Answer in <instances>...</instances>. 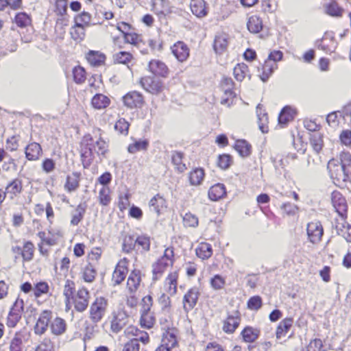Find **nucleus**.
Segmentation results:
<instances>
[{"instance_id": "6e6d98bb", "label": "nucleus", "mask_w": 351, "mask_h": 351, "mask_svg": "<svg viewBox=\"0 0 351 351\" xmlns=\"http://www.w3.org/2000/svg\"><path fill=\"white\" fill-rule=\"evenodd\" d=\"M72 76L75 83L82 84L86 80L87 73L84 67L81 65H77L72 69Z\"/></svg>"}, {"instance_id": "4468645a", "label": "nucleus", "mask_w": 351, "mask_h": 351, "mask_svg": "<svg viewBox=\"0 0 351 351\" xmlns=\"http://www.w3.org/2000/svg\"><path fill=\"white\" fill-rule=\"evenodd\" d=\"M162 338L160 347H162L166 351H170L177 345L178 330L173 326L167 325L162 326Z\"/></svg>"}, {"instance_id": "2eb2a0df", "label": "nucleus", "mask_w": 351, "mask_h": 351, "mask_svg": "<svg viewBox=\"0 0 351 351\" xmlns=\"http://www.w3.org/2000/svg\"><path fill=\"white\" fill-rule=\"evenodd\" d=\"M129 259L123 258L117 263L112 274V282L114 285H120L125 280L128 273Z\"/></svg>"}, {"instance_id": "c03bdc74", "label": "nucleus", "mask_w": 351, "mask_h": 351, "mask_svg": "<svg viewBox=\"0 0 351 351\" xmlns=\"http://www.w3.org/2000/svg\"><path fill=\"white\" fill-rule=\"evenodd\" d=\"M199 296V291L197 287H194L189 289L184 295V307H186V306H195L197 304Z\"/></svg>"}, {"instance_id": "f03ea898", "label": "nucleus", "mask_w": 351, "mask_h": 351, "mask_svg": "<svg viewBox=\"0 0 351 351\" xmlns=\"http://www.w3.org/2000/svg\"><path fill=\"white\" fill-rule=\"evenodd\" d=\"M108 150V145L102 138L95 141L90 134L83 136L80 142V158L84 169H88L93 163L95 154L104 156Z\"/></svg>"}, {"instance_id": "774afa93", "label": "nucleus", "mask_w": 351, "mask_h": 351, "mask_svg": "<svg viewBox=\"0 0 351 351\" xmlns=\"http://www.w3.org/2000/svg\"><path fill=\"white\" fill-rule=\"evenodd\" d=\"M21 313L22 311L20 308H10L7 319L8 326L10 328L15 327L21 317Z\"/></svg>"}, {"instance_id": "423d86ee", "label": "nucleus", "mask_w": 351, "mask_h": 351, "mask_svg": "<svg viewBox=\"0 0 351 351\" xmlns=\"http://www.w3.org/2000/svg\"><path fill=\"white\" fill-rule=\"evenodd\" d=\"M140 86L147 93L153 95H159L168 90L167 84L159 77L145 75L138 80Z\"/></svg>"}, {"instance_id": "680f3d73", "label": "nucleus", "mask_w": 351, "mask_h": 351, "mask_svg": "<svg viewBox=\"0 0 351 351\" xmlns=\"http://www.w3.org/2000/svg\"><path fill=\"white\" fill-rule=\"evenodd\" d=\"M326 13L331 16L339 17L342 16L343 10L335 1H331L325 5Z\"/></svg>"}, {"instance_id": "9d476101", "label": "nucleus", "mask_w": 351, "mask_h": 351, "mask_svg": "<svg viewBox=\"0 0 351 351\" xmlns=\"http://www.w3.org/2000/svg\"><path fill=\"white\" fill-rule=\"evenodd\" d=\"M330 203L338 216L348 215V204L341 192L334 190L330 194Z\"/></svg>"}, {"instance_id": "4be33fe9", "label": "nucleus", "mask_w": 351, "mask_h": 351, "mask_svg": "<svg viewBox=\"0 0 351 351\" xmlns=\"http://www.w3.org/2000/svg\"><path fill=\"white\" fill-rule=\"evenodd\" d=\"M12 22L16 27L22 29L33 27L32 14L25 11L16 12L12 19Z\"/></svg>"}, {"instance_id": "39448f33", "label": "nucleus", "mask_w": 351, "mask_h": 351, "mask_svg": "<svg viewBox=\"0 0 351 351\" xmlns=\"http://www.w3.org/2000/svg\"><path fill=\"white\" fill-rule=\"evenodd\" d=\"M11 252L15 261L21 260L23 263L32 261L36 253V245L31 240L24 239L21 245H12Z\"/></svg>"}, {"instance_id": "9b49d317", "label": "nucleus", "mask_w": 351, "mask_h": 351, "mask_svg": "<svg viewBox=\"0 0 351 351\" xmlns=\"http://www.w3.org/2000/svg\"><path fill=\"white\" fill-rule=\"evenodd\" d=\"M347 219L348 215L339 216L334 219L332 227L337 234L344 238L347 242L351 243V225L348 222Z\"/></svg>"}, {"instance_id": "8fccbe9b", "label": "nucleus", "mask_w": 351, "mask_h": 351, "mask_svg": "<svg viewBox=\"0 0 351 351\" xmlns=\"http://www.w3.org/2000/svg\"><path fill=\"white\" fill-rule=\"evenodd\" d=\"M150 310L151 308H145L141 313L140 324L145 328H152L156 322L154 313Z\"/></svg>"}, {"instance_id": "a18cd8bd", "label": "nucleus", "mask_w": 351, "mask_h": 351, "mask_svg": "<svg viewBox=\"0 0 351 351\" xmlns=\"http://www.w3.org/2000/svg\"><path fill=\"white\" fill-rule=\"evenodd\" d=\"M68 0H54L52 3V12L58 18L64 17L68 14Z\"/></svg>"}, {"instance_id": "09e8293b", "label": "nucleus", "mask_w": 351, "mask_h": 351, "mask_svg": "<svg viewBox=\"0 0 351 351\" xmlns=\"http://www.w3.org/2000/svg\"><path fill=\"white\" fill-rule=\"evenodd\" d=\"M212 245L206 242H201L195 249L197 256L202 260L208 259L213 255Z\"/></svg>"}, {"instance_id": "a211bd4d", "label": "nucleus", "mask_w": 351, "mask_h": 351, "mask_svg": "<svg viewBox=\"0 0 351 351\" xmlns=\"http://www.w3.org/2000/svg\"><path fill=\"white\" fill-rule=\"evenodd\" d=\"M89 292L87 289L82 287L80 288L75 295L72 296L69 300V302L66 303V307H70L72 305L74 307H87L88 304Z\"/></svg>"}, {"instance_id": "c85d7f7f", "label": "nucleus", "mask_w": 351, "mask_h": 351, "mask_svg": "<svg viewBox=\"0 0 351 351\" xmlns=\"http://www.w3.org/2000/svg\"><path fill=\"white\" fill-rule=\"evenodd\" d=\"M229 45L228 35L225 32L218 33L213 41V49L216 53L222 54L227 51Z\"/></svg>"}, {"instance_id": "69168bd1", "label": "nucleus", "mask_w": 351, "mask_h": 351, "mask_svg": "<svg viewBox=\"0 0 351 351\" xmlns=\"http://www.w3.org/2000/svg\"><path fill=\"white\" fill-rule=\"evenodd\" d=\"M282 217H293L298 214L299 208L291 202L283 203L280 206Z\"/></svg>"}, {"instance_id": "338daca9", "label": "nucleus", "mask_w": 351, "mask_h": 351, "mask_svg": "<svg viewBox=\"0 0 351 351\" xmlns=\"http://www.w3.org/2000/svg\"><path fill=\"white\" fill-rule=\"evenodd\" d=\"M232 163L233 158L229 154H222L217 157V167L223 170H226L230 168Z\"/></svg>"}, {"instance_id": "58836bf2", "label": "nucleus", "mask_w": 351, "mask_h": 351, "mask_svg": "<svg viewBox=\"0 0 351 351\" xmlns=\"http://www.w3.org/2000/svg\"><path fill=\"white\" fill-rule=\"evenodd\" d=\"M233 75L238 82H243L246 77L250 79L249 66L244 62L237 63L233 69Z\"/></svg>"}, {"instance_id": "bb28decb", "label": "nucleus", "mask_w": 351, "mask_h": 351, "mask_svg": "<svg viewBox=\"0 0 351 351\" xmlns=\"http://www.w3.org/2000/svg\"><path fill=\"white\" fill-rule=\"evenodd\" d=\"M149 207L157 215H160L167 208V202L163 195L160 193H157L149 202Z\"/></svg>"}, {"instance_id": "bf43d9fd", "label": "nucleus", "mask_w": 351, "mask_h": 351, "mask_svg": "<svg viewBox=\"0 0 351 351\" xmlns=\"http://www.w3.org/2000/svg\"><path fill=\"white\" fill-rule=\"evenodd\" d=\"M130 126V123L125 118L120 117L116 121L114 128L119 135L126 136L129 133Z\"/></svg>"}, {"instance_id": "412c9836", "label": "nucleus", "mask_w": 351, "mask_h": 351, "mask_svg": "<svg viewBox=\"0 0 351 351\" xmlns=\"http://www.w3.org/2000/svg\"><path fill=\"white\" fill-rule=\"evenodd\" d=\"M178 280V270L171 271L168 273L163 282L164 289L168 294L173 295L177 293Z\"/></svg>"}, {"instance_id": "473e14b6", "label": "nucleus", "mask_w": 351, "mask_h": 351, "mask_svg": "<svg viewBox=\"0 0 351 351\" xmlns=\"http://www.w3.org/2000/svg\"><path fill=\"white\" fill-rule=\"evenodd\" d=\"M324 134L321 132H315L309 134L308 143L316 154H319L324 147Z\"/></svg>"}, {"instance_id": "a878e982", "label": "nucleus", "mask_w": 351, "mask_h": 351, "mask_svg": "<svg viewBox=\"0 0 351 351\" xmlns=\"http://www.w3.org/2000/svg\"><path fill=\"white\" fill-rule=\"evenodd\" d=\"M298 114L296 108L290 106H285L278 115V124L282 127H286L290 122L293 121Z\"/></svg>"}, {"instance_id": "7c9ffc66", "label": "nucleus", "mask_w": 351, "mask_h": 351, "mask_svg": "<svg viewBox=\"0 0 351 351\" xmlns=\"http://www.w3.org/2000/svg\"><path fill=\"white\" fill-rule=\"evenodd\" d=\"M205 175V170L202 167L193 168L187 175L189 184L193 186L201 185L204 180Z\"/></svg>"}, {"instance_id": "f8f14e48", "label": "nucleus", "mask_w": 351, "mask_h": 351, "mask_svg": "<svg viewBox=\"0 0 351 351\" xmlns=\"http://www.w3.org/2000/svg\"><path fill=\"white\" fill-rule=\"evenodd\" d=\"M308 240L313 243H319L324 236V227L319 220H313L306 225Z\"/></svg>"}, {"instance_id": "2f4dec72", "label": "nucleus", "mask_w": 351, "mask_h": 351, "mask_svg": "<svg viewBox=\"0 0 351 351\" xmlns=\"http://www.w3.org/2000/svg\"><path fill=\"white\" fill-rule=\"evenodd\" d=\"M278 64L270 60H265L264 63L258 69V75L262 81H267L277 69Z\"/></svg>"}, {"instance_id": "e433bc0d", "label": "nucleus", "mask_w": 351, "mask_h": 351, "mask_svg": "<svg viewBox=\"0 0 351 351\" xmlns=\"http://www.w3.org/2000/svg\"><path fill=\"white\" fill-rule=\"evenodd\" d=\"M190 8L192 13L198 18H203L208 14V8L204 0H191Z\"/></svg>"}, {"instance_id": "cd10ccee", "label": "nucleus", "mask_w": 351, "mask_h": 351, "mask_svg": "<svg viewBox=\"0 0 351 351\" xmlns=\"http://www.w3.org/2000/svg\"><path fill=\"white\" fill-rule=\"evenodd\" d=\"M241 321L240 313L234 311L232 314H229L223 322V330L226 333H233L238 328Z\"/></svg>"}, {"instance_id": "5fc2aeb1", "label": "nucleus", "mask_w": 351, "mask_h": 351, "mask_svg": "<svg viewBox=\"0 0 351 351\" xmlns=\"http://www.w3.org/2000/svg\"><path fill=\"white\" fill-rule=\"evenodd\" d=\"M125 333L128 335H132L136 337L133 339H136L137 343L141 341L144 344H146L149 342V337L147 332L141 331L138 328L134 326H129L125 330Z\"/></svg>"}, {"instance_id": "72a5a7b5", "label": "nucleus", "mask_w": 351, "mask_h": 351, "mask_svg": "<svg viewBox=\"0 0 351 351\" xmlns=\"http://www.w3.org/2000/svg\"><path fill=\"white\" fill-rule=\"evenodd\" d=\"M112 61L115 64H123L130 67L134 64V57L129 51H120L112 56Z\"/></svg>"}, {"instance_id": "c756f323", "label": "nucleus", "mask_w": 351, "mask_h": 351, "mask_svg": "<svg viewBox=\"0 0 351 351\" xmlns=\"http://www.w3.org/2000/svg\"><path fill=\"white\" fill-rule=\"evenodd\" d=\"M87 205L86 202L78 204L71 212L70 225L77 226L84 219L86 214Z\"/></svg>"}, {"instance_id": "dca6fc26", "label": "nucleus", "mask_w": 351, "mask_h": 351, "mask_svg": "<svg viewBox=\"0 0 351 351\" xmlns=\"http://www.w3.org/2000/svg\"><path fill=\"white\" fill-rule=\"evenodd\" d=\"M84 58L91 67L98 68L106 65L107 56L101 51L89 50L85 53Z\"/></svg>"}, {"instance_id": "ea45409f", "label": "nucleus", "mask_w": 351, "mask_h": 351, "mask_svg": "<svg viewBox=\"0 0 351 351\" xmlns=\"http://www.w3.org/2000/svg\"><path fill=\"white\" fill-rule=\"evenodd\" d=\"M226 195V189L223 184L217 183L211 186L208 191V198L212 201H218Z\"/></svg>"}, {"instance_id": "4c0bfd02", "label": "nucleus", "mask_w": 351, "mask_h": 351, "mask_svg": "<svg viewBox=\"0 0 351 351\" xmlns=\"http://www.w3.org/2000/svg\"><path fill=\"white\" fill-rule=\"evenodd\" d=\"M233 148L239 155L243 158L248 157L252 154V147L251 144L245 139L236 140Z\"/></svg>"}, {"instance_id": "6ab92c4d", "label": "nucleus", "mask_w": 351, "mask_h": 351, "mask_svg": "<svg viewBox=\"0 0 351 351\" xmlns=\"http://www.w3.org/2000/svg\"><path fill=\"white\" fill-rule=\"evenodd\" d=\"M82 173L80 171H73L66 176L64 189L68 193L75 192L80 186Z\"/></svg>"}, {"instance_id": "6e6552de", "label": "nucleus", "mask_w": 351, "mask_h": 351, "mask_svg": "<svg viewBox=\"0 0 351 351\" xmlns=\"http://www.w3.org/2000/svg\"><path fill=\"white\" fill-rule=\"evenodd\" d=\"M123 106L128 110L141 109L145 105L144 95L138 90H130L121 97Z\"/></svg>"}, {"instance_id": "603ef678", "label": "nucleus", "mask_w": 351, "mask_h": 351, "mask_svg": "<svg viewBox=\"0 0 351 351\" xmlns=\"http://www.w3.org/2000/svg\"><path fill=\"white\" fill-rule=\"evenodd\" d=\"M69 34L72 40L77 43H80L86 37V28L74 23L69 29Z\"/></svg>"}, {"instance_id": "c9c22d12", "label": "nucleus", "mask_w": 351, "mask_h": 351, "mask_svg": "<svg viewBox=\"0 0 351 351\" xmlns=\"http://www.w3.org/2000/svg\"><path fill=\"white\" fill-rule=\"evenodd\" d=\"M151 10L158 16H165L170 12L169 1L168 0H152Z\"/></svg>"}, {"instance_id": "aec40b11", "label": "nucleus", "mask_w": 351, "mask_h": 351, "mask_svg": "<svg viewBox=\"0 0 351 351\" xmlns=\"http://www.w3.org/2000/svg\"><path fill=\"white\" fill-rule=\"evenodd\" d=\"M33 295L38 305L43 304L41 298L47 300H49L51 296L49 284L45 281H40L35 283L33 287Z\"/></svg>"}, {"instance_id": "3c124183", "label": "nucleus", "mask_w": 351, "mask_h": 351, "mask_svg": "<svg viewBox=\"0 0 351 351\" xmlns=\"http://www.w3.org/2000/svg\"><path fill=\"white\" fill-rule=\"evenodd\" d=\"M184 154L181 152L175 151L171 154V162L174 166L175 170L178 173H184L187 167L183 162Z\"/></svg>"}, {"instance_id": "0eeeda50", "label": "nucleus", "mask_w": 351, "mask_h": 351, "mask_svg": "<svg viewBox=\"0 0 351 351\" xmlns=\"http://www.w3.org/2000/svg\"><path fill=\"white\" fill-rule=\"evenodd\" d=\"M115 27L121 34L125 44L138 47L143 43L142 34L136 32L131 24L120 21L117 23Z\"/></svg>"}, {"instance_id": "5701e85b", "label": "nucleus", "mask_w": 351, "mask_h": 351, "mask_svg": "<svg viewBox=\"0 0 351 351\" xmlns=\"http://www.w3.org/2000/svg\"><path fill=\"white\" fill-rule=\"evenodd\" d=\"M128 321V315L123 308H117L113 312V319L111 323L112 330L119 332L126 325Z\"/></svg>"}, {"instance_id": "7ed1b4c3", "label": "nucleus", "mask_w": 351, "mask_h": 351, "mask_svg": "<svg viewBox=\"0 0 351 351\" xmlns=\"http://www.w3.org/2000/svg\"><path fill=\"white\" fill-rule=\"evenodd\" d=\"M36 236L39 239V242L37 244L39 254L45 258L50 254L49 247L58 245L64 238L61 230L53 229H48L47 231L39 230Z\"/></svg>"}, {"instance_id": "79ce46f5", "label": "nucleus", "mask_w": 351, "mask_h": 351, "mask_svg": "<svg viewBox=\"0 0 351 351\" xmlns=\"http://www.w3.org/2000/svg\"><path fill=\"white\" fill-rule=\"evenodd\" d=\"M97 275V270L95 265H92L90 263H86L82 267L80 276L82 279L86 283H91L95 281Z\"/></svg>"}, {"instance_id": "f3484780", "label": "nucleus", "mask_w": 351, "mask_h": 351, "mask_svg": "<svg viewBox=\"0 0 351 351\" xmlns=\"http://www.w3.org/2000/svg\"><path fill=\"white\" fill-rule=\"evenodd\" d=\"M170 50L173 56L179 62H186L190 56L189 46L182 40L176 42L171 46Z\"/></svg>"}, {"instance_id": "49530a36", "label": "nucleus", "mask_w": 351, "mask_h": 351, "mask_svg": "<svg viewBox=\"0 0 351 351\" xmlns=\"http://www.w3.org/2000/svg\"><path fill=\"white\" fill-rule=\"evenodd\" d=\"M247 28L251 33H259L263 28L262 19L258 15L250 16L247 21Z\"/></svg>"}, {"instance_id": "f704fd0d", "label": "nucleus", "mask_w": 351, "mask_h": 351, "mask_svg": "<svg viewBox=\"0 0 351 351\" xmlns=\"http://www.w3.org/2000/svg\"><path fill=\"white\" fill-rule=\"evenodd\" d=\"M111 104V99L102 93L95 94L90 100V105L93 108L101 110L107 108Z\"/></svg>"}, {"instance_id": "13d9d810", "label": "nucleus", "mask_w": 351, "mask_h": 351, "mask_svg": "<svg viewBox=\"0 0 351 351\" xmlns=\"http://www.w3.org/2000/svg\"><path fill=\"white\" fill-rule=\"evenodd\" d=\"M260 331L250 326L245 327L241 332V335L245 342H254L259 337Z\"/></svg>"}, {"instance_id": "e2e57ef3", "label": "nucleus", "mask_w": 351, "mask_h": 351, "mask_svg": "<svg viewBox=\"0 0 351 351\" xmlns=\"http://www.w3.org/2000/svg\"><path fill=\"white\" fill-rule=\"evenodd\" d=\"M136 239L133 236L127 235L123 238L121 249L124 253L130 254L136 251Z\"/></svg>"}, {"instance_id": "a19ab883", "label": "nucleus", "mask_w": 351, "mask_h": 351, "mask_svg": "<svg viewBox=\"0 0 351 351\" xmlns=\"http://www.w3.org/2000/svg\"><path fill=\"white\" fill-rule=\"evenodd\" d=\"M50 319L51 311L47 310L44 311L34 326L35 333L37 335L43 334L47 330Z\"/></svg>"}, {"instance_id": "393cba45", "label": "nucleus", "mask_w": 351, "mask_h": 351, "mask_svg": "<svg viewBox=\"0 0 351 351\" xmlns=\"http://www.w3.org/2000/svg\"><path fill=\"white\" fill-rule=\"evenodd\" d=\"M142 281V274L139 269H134L131 271L127 280L126 289L130 293H135L140 287Z\"/></svg>"}, {"instance_id": "864d4df0", "label": "nucleus", "mask_w": 351, "mask_h": 351, "mask_svg": "<svg viewBox=\"0 0 351 351\" xmlns=\"http://www.w3.org/2000/svg\"><path fill=\"white\" fill-rule=\"evenodd\" d=\"M74 23L84 28L90 27L92 23V14L87 11H82L74 16Z\"/></svg>"}, {"instance_id": "de8ad7c7", "label": "nucleus", "mask_w": 351, "mask_h": 351, "mask_svg": "<svg viewBox=\"0 0 351 351\" xmlns=\"http://www.w3.org/2000/svg\"><path fill=\"white\" fill-rule=\"evenodd\" d=\"M136 252L145 253L150 250L151 239L150 237L146 234L138 235L136 238Z\"/></svg>"}, {"instance_id": "37998d69", "label": "nucleus", "mask_w": 351, "mask_h": 351, "mask_svg": "<svg viewBox=\"0 0 351 351\" xmlns=\"http://www.w3.org/2000/svg\"><path fill=\"white\" fill-rule=\"evenodd\" d=\"M149 146V141L147 138L134 139L133 142L127 147L128 153L134 154L138 152L147 151Z\"/></svg>"}, {"instance_id": "4d7b16f0", "label": "nucleus", "mask_w": 351, "mask_h": 351, "mask_svg": "<svg viewBox=\"0 0 351 351\" xmlns=\"http://www.w3.org/2000/svg\"><path fill=\"white\" fill-rule=\"evenodd\" d=\"M103 250L101 247H93L87 254L86 263H90L92 265L98 264L101 258Z\"/></svg>"}, {"instance_id": "0e129e2a", "label": "nucleus", "mask_w": 351, "mask_h": 351, "mask_svg": "<svg viewBox=\"0 0 351 351\" xmlns=\"http://www.w3.org/2000/svg\"><path fill=\"white\" fill-rule=\"evenodd\" d=\"M278 7V3L276 0H261V8L263 14H273Z\"/></svg>"}, {"instance_id": "f257e3e1", "label": "nucleus", "mask_w": 351, "mask_h": 351, "mask_svg": "<svg viewBox=\"0 0 351 351\" xmlns=\"http://www.w3.org/2000/svg\"><path fill=\"white\" fill-rule=\"evenodd\" d=\"M341 161L331 158L327 164L330 178L338 187H343L347 183H351V154L342 153Z\"/></svg>"}, {"instance_id": "1a4fd4ad", "label": "nucleus", "mask_w": 351, "mask_h": 351, "mask_svg": "<svg viewBox=\"0 0 351 351\" xmlns=\"http://www.w3.org/2000/svg\"><path fill=\"white\" fill-rule=\"evenodd\" d=\"M4 191L8 200L15 201L21 196L24 191L23 181L19 177L14 178L7 182Z\"/></svg>"}, {"instance_id": "052dcab7", "label": "nucleus", "mask_w": 351, "mask_h": 351, "mask_svg": "<svg viewBox=\"0 0 351 351\" xmlns=\"http://www.w3.org/2000/svg\"><path fill=\"white\" fill-rule=\"evenodd\" d=\"M111 190L108 186H103L98 195V201L99 204L103 206H107L111 202Z\"/></svg>"}, {"instance_id": "20e7f679", "label": "nucleus", "mask_w": 351, "mask_h": 351, "mask_svg": "<svg viewBox=\"0 0 351 351\" xmlns=\"http://www.w3.org/2000/svg\"><path fill=\"white\" fill-rule=\"evenodd\" d=\"M175 263L176 254L174 247H166L162 255L152 265V281L156 282L160 280L167 269L172 267Z\"/></svg>"}, {"instance_id": "ddd939ff", "label": "nucleus", "mask_w": 351, "mask_h": 351, "mask_svg": "<svg viewBox=\"0 0 351 351\" xmlns=\"http://www.w3.org/2000/svg\"><path fill=\"white\" fill-rule=\"evenodd\" d=\"M147 71L159 78H167L171 73L167 64L159 59L150 60L147 64Z\"/></svg>"}, {"instance_id": "b1692460", "label": "nucleus", "mask_w": 351, "mask_h": 351, "mask_svg": "<svg viewBox=\"0 0 351 351\" xmlns=\"http://www.w3.org/2000/svg\"><path fill=\"white\" fill-rule=\"evenodd\" d=\"M25 158L29 161H37L43 154L42 146L36 142H30L25 147Z\"/></svg>"}]
</instances>
